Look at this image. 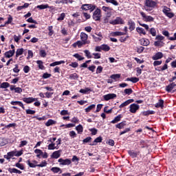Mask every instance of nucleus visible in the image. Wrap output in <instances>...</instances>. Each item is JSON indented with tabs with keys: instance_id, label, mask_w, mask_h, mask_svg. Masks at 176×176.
Instances as JSON below:
<instances>
[{
	"instance_id": "7c9ffc66",
	"label": "nucleus",
	"mask_w": 176,
	"mask_h": 176,
	"mask_svg": "<svg viewBox=\"0 0 176 176\" xmlns=\"http://www.w3.org/2000/svg\"><path fill=\"white\" fill-rule=\"evenodd\" d=\"M124 126H126V122H122L116 125V127L117 129H124Z\"/></svg>"
},
{
	"instance_id": "cd10ccee",
	"label": "nucleus",
	"mask_w": 176,
	"mask_h": 176,
	"mask_svg": "<svg viewBox=\"0 0 176 176\" xmlns=\"http://www.w3.org/2000/svg\"><path fill=\"white\" fill-rule=\"evenodd\" d=\"M112 36H122V35H126V33L122 32H114L111 33Z\"/></svg>"
},
{
	"instance_id": "0e129e2a",
	"label": "nucleus",
	"mask_w": 176,
	"mask_h": 176,
	"mask_svg": "<svg viewBox=\"0 0 176 176\" xmlns=\"http://www.w3.org/2000/svg\"><path fill=\"white\" fill-rule=\"evenodd\" d=\"M26 113L28 115H34V113H35V111L34 110H32V109H27L26 110Z\"/></svg>"
},
{
	"instance_id": "4d7b16f0",
	"label": "nucleus",
	"mask_w": 176,
	"mask_h": 176,
	"mask_svg": "<svg viewBox=\"0 0 176 176\" xmlns=\"http://www.w3.org/2000/svg\"><path fill=\"white\" fill-rule=\"evenodd\" d=\"M51 170H52V171H53V173H58V172L61 171V169L58 167H53V168H52Z\"/></svg>"
},
{
	"instance_id": "58836bf2",
	"label": "nucleus",
	"mask_w": 176,
	"mask_h": 176,
	"mask_svg": "<svg viewBox=\"0 0 176 176\" xmlns=\"http://www.w3.org/2000/svg\"><path fill=\"white\" fill-rule=\"evenodd\" d=\"M154 113H155V111L152 110H148L143 112V115L144 116H148V115H153Z\"/></svg>"
},
{
	"instance_id": "dca6fc26",
	"label": "nucleus",
	"mask_w": 176,
	"mask_h": 176,
	"mask_svg": "<svg viewBox=\"0 0 176 176\" xmlns=\"http://www.w3.org/2000/svg\"><path fill=\"white\" fill-rule=\"evenodd\" d=\"M175 89H176V84L173 82L172 84L166 87V91H171V90H174V89L175 90Z\"/></svg>"
},
{
	"instance_id": "603ef678",
	"label": "nucleus",
	"mask_w": 176,
	"mask_h": 176,
	"mask_svg": "<svg viewBox=\"0 0 176 176\" xmlns=\"http://www.w3.org/2000/svg\"><path fill=\"white\" fill-rule=\"evenodd\" d=\"M46 166H47L46 161H43L40 164H37V167H46Z\"/></svg>"
},
{
	"instance_id": "8fccbe9b",
	"label": "nucleus",
	"mask_w": 176,
	"mask_h": 176,
	"mask_svg": "<svg viewBox=\"0 0 176 176\" xmlns=\"http://www.w3.org/2000/svg\"><path fill=\"white\" fill-rule=\"evenodd\" d=\"M110 78H111V79H114V80H116V79H119L120 78V74H113Z\"/></svg>"
},
{
	"instance_id": "e2e57ef3",
	"label": "nucleus",
	"mask_w": 176,
	"mask_h": 176,
	"mask_svg": "<svg viewBox=\"0 0 176 176\" xmlns=\"http://www.w3.org/2000/svg\"><path fill=\"white\" fill-rule=\"evenodd\" d=\"M104 112H105L106 113H111V112H112V109H108V106H106L104 108Z\"/></svg>"
},
{
	"instance_id": "09e8293b",
	"label": "nucleus",
	"mask_w": 176,
	"mask_h": 176,
	"mask_svg": "<svg viewBox=\"0 0 176 176\" xmlns=\"http://www.w3.org/2000/svg\"><path fill=\"white\" fill-rule=\"evenodd\" d=\"M28 60H30V58H32V57H34V53L31 50H28Z\"/></svg>"
},
{
	"instance_id": "3c124183",
	"label": "nucleus",
	"mask_w": 176,
	"mask_h": 176,
	"mask_svg": "<svg viewBox=\"0 0 176 176\" xmlns=\"http://www.w3.org/2000/svg\"><path fill=\"white\" fill-rule=\"evenodd\" d=\"M92 55L94 56V58L95 59L101 58V54L100 53H93Z\"/></svg>"
},
{
	"instance_id": "6e6552de",
	"label": "nucleus",
	"mask_w": 176,
	"mask_h": 176,
	"mask_svg": "<svg viewBox=\"0 0 176 176\" xmlns=\"http://www.w3.org/2000/svg\"><path fill=\"white\" fill-rule=\"evenodd\" d=\"M130 112L131 113H135V112H137V111H138V109H140V105L135 104V103H133L132 104L130 105Z\"/></svg>"
},
{
	"instance_id": "f257e3e1",
	"label": "nucleus",
	"mask_w": 176,
	"mask_h": 176,
	"mask_svg": "<svg viewBox=\"0 0 176 176\" xmlns=\"http://www.w3.org/2000/svg\"><path fill=\"white\" fill-rule=\"evenodd\" d=\"M157 3L153 0H145L144 1V10L146 12H151L156 8Z\"/></svg>"
},
{
	"instance_id": "2eb2a0df",
	"label": "nucleus",
	"mask_w": 176,
	"mask_h": 176,
	"mask_svg": "<svg viewBox=\"0 0 176 176\" xmlns=\"http://www.w3.org/2000/svg\"><path fill=\"white\" fill-rule=\"evenodd\" d=\"M153 60H160V58H163V53L157 52L153 57Z\"/></svg>"
},
{
	"instance_id": "774afa93",
	"label": "nucleus",
	"mask_w": 176,
	"mask_h": 176,
	"mask_svg": "<svg viewBox=\"0 0 176 176\" xmlns=\"http://www.w3.org/2000/svg\"><path fill=\"white\" fill-rule=\"evenodd\" d=\"M155 39H156L157 41H163V39H164V36H162V35H158V36H157L155 37Z\"/></svg>"
},
{
	"instance_id": "a19ab883",
	"label": "nucleus",
	"mask_w": 176,
	"mask_h": 176,
	"mask_svg": "<svg viewBox=\"0 0 176 176\" xmlns=\"http://www.w3.org/2000/svg\"><path fill=\"white\" fill-rule=\"evenodd\" d=\"M9 86H10L9 82H3V83H1L0 87H1V89H8V87H9Z\"/></svg>"
},
{
	"instance_id": "69168bd1",
	"label": "nucleus",
	"mask_w": 176,
	"mask_h": 176,
	"mask_svg": "<svg viewBox=\"0 0 176 176\" xmlns=\"http://www.w3.org/2000/svg\"><path fill=\"white\" fill-rule=\"evenodd\" d=\"M124 93H125V94H128L129 96V94H131V93H133V89H124Z\"/></svg>"
},
{
	"instance_id": "de8ad7c7",
	"label": "nucleus",
	"mask_w": 176,
	"mask_h": 176,
	"mask_svg": "<svg viewBox=\"0 0 176 176\" xmlns=\"http://www.w3.org/2000/svg\"><path fill=\"white\" fill-rule=\"evenodd\" d=\"M170 8L164 6L162 12L166 15L167 13L170 12Z\"/></svg>"
},
{
	"instance_id": "5fc2aeb1",
	"label": "nucleus",
	"mask_w": 176,
	"mask_h": 176,
	"mask_svg": "<svg viewBox=\"0 0 176 176\" xmlns=\"http://www.w3.org/2000/svg\"><path fill=\"white\" fill-rule=\"evenodd\" d=\"M69 67H72V68H78V66L79 65V64H78V63L76 62H73L71 64L69 65Z\"/></svg>"
},
{
	"instance_id": "5701e85b",
	"label": "nucleus",
	"mask_w": 176,
	"mask_h": 176,
	"mask_svg": "<svg viewBox=\"0 0 176 176\" xmlns=\"http://www.w3.org/2000/svg\"><path fill=\"white\" fill-rule=\"evenodd\" d=\"M76 130L78 132V134H82L83 133V126L82 124H79L76 126Z\"/></svg>"
},
{
	"instance_id": "6ab92c4d",
	"label": "nucleus",
	"mask_w": 176,
	"mask_h": 176,
	"mask_svg": "<svg viewBox=\"0 0 176 176\" xmlns=\"http://www.w3.org/2000/svg\"><path fill=\"white\" fill-rule=\"evenodd\" d=\"M28 164L30 167H32V168H34L35 167H38V162H36V161H32L31 162H30V160H28Z\"/></svg>"
},
{
	"instance_id": "7ed1b4c3",
	"label": "nucleus",
	"mask_w": 176,
	"mask_h": 176,
	"mask_svg": "<svg viewBox=\"0 0 176 176\" xmlns=\"http://www.w3.org/2000/svg\"><path fill=\"white\" fill-rule=\"evenodd\" d=\"M93 19L95 21H100L101 20V10L97 8L93 14Z\"/></svg>"
},
{
	"instance_id": "49530a36",
	"label": "nucleus",
	"mask_w": 176,
	"mask_h": 176,
	"mask_svg": "<svg viewBox=\"0 0 176 176\" xmlns=\"http://www.w3.org/2000/svg\"><path fill=\"white\" fill-rule=\"evenodd\" d=\"M155 46H164V43H163L162 41H155L154 43Z\"/></svg>"
},
{
	"instance_id": "864d4df0",
	"label": "nucleus",
	"mask_w": 176,
	"mask_h": 176,
	"mask_svg": "<svg viewBox=\"0 0 176 176\" xmlns=\"http://www.w3.org/2000/svg\"><path fill=\"white\" fill-rule=\"evenodd\" d=\"M28 144V142L27 140H23L21 142V144H19V148H23V146H25Z\"/></svg>"
},
{
	"instance_id": "c03bdc74",
	"label": "nucleus",
	"mask_w": 176,
	"mask_h": 176,
	"mask_svg": "<svg viewBox=\"0 0 176 176\" xmlns=\"http://www.w3.org/2000/svg\"><path fill=\"white\" fill-rule=\"evenodd\" d=\"M84 53L85 54L86 57H87V58H91L93 56H91V54L90 53V51L85 50L84 51Z\"/></svg>"
},
{
	"instance_id": "f8f14e48",
	"label": "nucleus",
	"mask_w": 176,
	"mask_h": 176,
	"mask_svg": "<svg viewBox=\"0 0 176 176\" xmlns=\"http://www.w3.org/2000/svg\"><path fill=\"white\" fill-rule=\"evenodd\" d=\"M131 102H134L133 99H129L124 102L122 104L120 105V108H124V107H127L129 104H131Z\"/></svg>"
},
{
	"instance_id": "c756f323",
	"label": "nucleus",
	"mask_w": 176,
	"mask_h": 176,
	"mask_svg": "<svg viewBox=\"0 0 176 176\" xmlns=\"http://www.w3.org/2000/svg\"><path fill=\"white\" fill-rule=\"evenodd\" d=\"M120 119H122V116L118 115L111 121V123L113 124L118 123V122H120Z\"/></svg>"
},
{
	"instance_id": "680f3d73",
	"label": "nucleus",
	"mask_w": 176,
	"mask_h": 176,
	"mask_svg": "<svg viewBox=\"0 0 176 176\" xmlns=\"http://www.w3.org/2000/svg\"><path fill=\"white\" fill-rule=\"evenodd\" d=\"M46 55H47L46 51H45L43 50H40V56L41 57H46Z\"/></svg>"
},
{
	"instance_id": "338daca9",
	"label": "nucleus",
	"mask_w": 176,
	"mask_h": 176,
	"mask_svg": "<svg viewBox=\"0 0 176 176\" xmlns=\"http://www.w3.org/2000/svg\"><path fill=\"white\" fill-rule=\"evenodd\" d=\"M69 135L72 137V138H75V137H76V133L74 131H71L69 132Z\"/></svg>"
},
{
	"instance_id": "39448f33",
	"label": "nucleus",
	"mask_w": 176,
	"mask_h": 176,
	"mask_svg": "<svg viewBox=\"0 0 176 176\" xmlns=\"http://www.w3.org/2000/svg\"><path fill=\"white\" fill-rule=\"evenodd\" d=\"M58 163H60V164H61L62 166H69V164H71V163H72V162L71 161V160L69 159H63V158H60L58 160Z\"/></svg>"
},
{
	"instance_id": "c85d7f7f",
	"label": "nucleus",
	"mask_w": 176,
	"mask_h": 176,
	"mask_svg": "<svg viewBox=\"0 0 176 176\" xmlns=\"http://www.w3.org/2000/svg\"><path fill=\"white\" fill-rule=\"evenodd\" d=\"M101 46L102 50H103L104 52H109V50H111V47L107 44H103Z\"/></svg>"
},
{
	"instance_id": "aec40b11",
	"label": "nucleus",
	"mask_w": 176,
	"mask_h": 176,
	"mask_svg": "<svg viewBox=\"0 0 176 176\" xmlns=\"http://www.w3.org/2000/svg\"><path fill=\"white\" fill-rule=\"evenodd\" d=\"M11 105H19V107H21L23 109H25V107H24V104H23V102L20 101H12Z\"/></svg>"
},
{
	"instance_id": "6e6d98bb",
	"label": "nucleus",
	"mask_w": 176,
	"mask_h": 176,
	"mask_svg": "<svg viewBox=\"0 0 176 176\" xmlns=\"http://www.w3.org/2000/svg\"><path fill=\"white\" fill-rule=\"evenodd\" d=\"M150 34H151V35L153 36H156V30L153 28H152L151 30H150Z\"/></svg>"
},
{
	"instance_id": "ddd939ff",
	"label": "nucleus",
	"mask_w": 176,
	"mask_h": 176,
	"mask_svg": "<svg viewBox=\"0 0 176 176\" xmlns=\"http://www.w3.org/2000/svg\"><path fill=\"white\" fill-rule=\"evenodd\" d=\"M14 53H15L14 50H10L8 52H5L4 55H5V57H6L7 58H10V57H13V56H14Z\"/></svg>"
},
{
	"instance_id": "bb28decb",
	"label": "nucleus",
	"mask_w": 176,
	"mask_h": 176,
	"mask_svg": "<svg viewBox=\"0 0 176 176\" xmlns=\"http://www.w3.org/2000/svg\"><path fill=\"white\" fill-rule=\"evenodd\" d=\"M164 104V100H160L159 102L155 104V108H163Z\"/></svg>"
},
{
	"instance_id": "423d86ee",
	"label": "nucleus",
	"mask_w": 176,
	"mask_h": 176,
	"mask_svg": "<svg viewBox=\"0 0 176 176\" xmlns=\"http://www.w3.org/2000/svg\"><path fill=\"white\" fill-rule=\"evenodd\" d=\"M110 24H112V25H116L118 24H123V19L122 18L118 16L116 18V19L110 21Z\"/></svg>"
},
{
	"instance_id": "37998d69",
	"label": "nucleus",
	"mask_w": 176,
	"mask_h": 176,
	"mask_svg": "<svg viewBox=\"0 0 176 176\" xmlns=\"http://www.w3.org/2000/svg\"><path fill=\"white\" fill-rule=\"evenodd\" d=\"M92 38L94 39L95 42H101V41H102L101 37L96 36L94 34H92Z\"/></svg>"
},
{
	"instance_id": "412c9836",
	"label": "nucleus",
	"mask_w": 176,
	"mask_h": 176,
	"mask_svg": "<svg viewBox=\"0 0 176 176\" xmlns=\"http://www.w3.org/2000/svg\"><path fill=\"white\" fill-rule=\"evenodd\" d=\"M54 149H58V146H56V144L53 143V142H52L51 144H50L48 145V150L49 151H54Z\"/></svg>"
},
{
	"instance_id": "0eeeda50",
	"label": "nucleus",
	"mask_w": 176,
	"mask_h": 176,
	"mask_svg": "<svg viewBox=\"0 0 176 176\" xmlns=\"http://www.w3.org/2000/svg\"><path fill=\"white\" fill-rule=\"evenodd\" d=\"M82 9L84 10H91V12H93V10L96 9V6L92 4H84L82 6Z\"/></svg>"
},
{
	"instance_id": "1a4fd4ad",
	"label": "nucleus",
	"mask_w": 176,
	"mask_h": 176,
	"mask_svg": "<svg viewBox=\"0 0 176 176\" xmlns=\"http://www.w3.org/2000/svg\"><path fill=\"white\" fill-rule=\"evenodd\" d=\"M105 101H109V100H112L113 98H116V94H108L107 95H104L103 96Z\"/></svg>"
},
{
	"instance_id": "f3484780",
	"label": "nucleus",
	"mask_w": 176,
	"mask_h": 176,
	"mask_svg": "<svg viewBox=\"0 0 176 176\" xmlns=\"http://www.w3.org/2000/svg\"><path fill=\"white\" fill-rule=\"evenodd\" d=\"M102 142V138L101 136L97 138L96 139L94 140V141L91 143L89 145H91V146H94V145H97V144H98V142Z\"/></svg>"
},
{
	"instance_id": "a211bd4d",
	"label": "nucleus",
	"mask_w": 176,
	"mask_h": 176,
	"mask_svg": "<svg viewBox=\"0 0 176 176\" xmlns=\"http://www.w3.org/2000/svg\"><path fill=\"white\" fill-rule=\"evenodd\" d=\"M136 31H137V33L139 34L140 35H146V32L142 28H140V27L136 28Z\"/></svg>"
},
{
	"instance_id": "ea45409f",
	"label": "nucleus",
	"mask_w": 176,
	"mask_h": 176,
	"mask_svg": "<svg viewBox=\"0 0 176 176\" xmlns=\"http://www.w3.org/2000/svg\"><path fill=\"white\" fill-rule=\"evenodd\" d=\"M79 91H80V93H82V94H86L87 93H88V91H91V89L87 87L85 89H81Z\"/></svg>"
},
{
	"instance_id": "393cba45",
	"label": "nucleus",
	"mask_w": 176,
	"mask_h": 176,
	"mask_svg": "<svg viewBox=\"0 0 176 176\" xmlns=\"http://www.w3.org/2000/svg\"><path fill=\"white\" fill-rule=\"evenodd\" d=\"M37 9H40L41 10H43V9H48L49 8H52V7L49 6V4H42L40 6H36Z\"/></svg>"
},
{
	"instance_id": "a878e982",
	"label": "nucleus",
	"mask_w": 176,
	"mask_h": 176,
	"mask_svg": "<svg viewBox=\"0 0 176 176\" xmlns=\"http://www.w3.org/2000/svg\"><path fill=\"white\" fill-rule=\"evenodd\" d=\"M78 78H79L78 74L74 73L69 75V79H71V80H75L76 79H78Z\"/></svg>"
},
{
	"instance_id": "052dcab7",
	"label": "nucleus",
	"mask_w": 176,
	"mask_h": 176,
	"mask_svg": "<svg viewBox=\"0 0 176 176\" xmlns=\"http://www.w3.org/2000/svg\"><path fill=\"white\" fill-rule=\"evenodd\" d=\"M82 45H87V44L85 43L84 41H77V46H78V47H82Z\"/></svg>"
},
{
	"instance_id": "473e14b6",
	"label": "nucleus",
	"mask_w": 176,
	"mask_h": 176,
	"mask_svg": "<svg viewBox=\"0 0 176 176\" xmlns=\"http://www.w3.org/2000/svg\"><path fill=\"white\" fill-rule=\"evenodd\" d=\"M34 153H36V157H41L42 155H43V151L41 149H36L34 150Z\"/></svg>"
},
{
	"instance_id": "f03ea898",
	"label": "nucleus",
	"mask_w": 176,
	"mask_h": 176,
	"mask_svg": "<svg viewBox=\"0 0 176 176\" xmlns=\"http://www.w3.org/2000/svg\"><path fill=\"white\" fill-rule=\"evenodd\" d=\"M140 14L144 20V21L151 23L152 21H155V18H153L152 16H148L145 12H141Z\"/></svg>"
},
{
	"instance_id": "20e7f679",
	"label": "nucleus",
	"mask_w": 176,
	"mask_h": 176,
	"mask_svg": "<svg viewBox=\"0 0 176 176\" xmlns=\"http://www.w3.org/2000/svg\"><path fill=\"white\" fill-rule=\"evenodd\" d=\"M80 38L81 39V41L84 42V43H86L87 45H89L90 43V41H88L89 36L85 33V32H81L80 34Z\"/></svg>"
},
{
	"instance_id": "13d9d810",
	"label": "nucleus",
	"mask_w": 176,
	"mask_h": 176,
	"mask_svg": "<svg viewBox=\"0 0 176 176\" xmlns=\"http://www.w3.org/2000/svg\"><path fill=\"white\" fill-rule=\"evenodd\" d=\"M89 131L91 132L92 135H96V134H97V131H98V130H97L96 128H93L89 129Z\"/></svg>"
},
{
	"instance_id": "e433bc0d",
	"label": "nucleus",
	"mask_w": 176,
	"mask_h": 176,
	"mask_svg": "<svg viewBox=\"0 0 176 176\" xmlns=\"http://www.w3.org/2000/svg\"><path fill=\"white\" fill-rule=\"evenodd\" d=\"M36 64H38V68L40 69H45V66H43V62L42 60H37Z\"/></svg>"
},
{
	"instance_id": "4c0bfd02",
	"label": "nucleus",
	"mask_w": 176,
	"mask_h": 176,
	"mask_svg": "<svg viewBox=\"0 0 176 176\" xmlns=\"http://www.w3.org/2000/svg\"><path fill=\"white\" fill-rule=\"evenodd\" d=\"M106 2H107V3H112L114 6H118V5H119V3H118L116 0H106Z\"/></svg>"
},
{
	"instance_id": "4468645a",
	"label": "nucleus",
	"mask_w": 176,
	"mask_h": 176,
	"mask_svg": "<svg viewBox=\"0 0 176 176\" xmlns=\"http://www.w3.org/2000/svg\"><path fill=\"white\" fill-rule=\"evenodd\" d=\"M128 25H129V30L130 31H134L135 30V23L134 21L130 20L128 21Z\"/></svg>"
},
{
	"instance_id": "a18cd8bd",
	"label": "nucleus",
	"mask_w": 176,
	"mask_h": 176,
	"mask_svg": "<svg viewBox=\"0 0 176 176\" xmlns=\"http://www.w3.org/2000/svg\"><path fill=\"white\" fill-rule=\"evenodd\" d=\"M96 108V104H91L85 109V112H90L91 109Z\"/></svg>"
},
{
	"instance_id": "bf43d9fd",
	"label": "nucleus",
	"mask_w": 176,
	"mask_h": 176,
	"mask_svg": "<svg viewBox=\"0 0 176 176\" xmlns=\"http://www.w3.org/2000/svg\"><path fill=\"white\" fill-rule=\"evenodd\" d=\"M65 17V13H62L60 16V17H58L57 19L58 21H63V20H64V18Z\"/></svg>"
},
{
	"instance_id": "f704fd0d",
	"label": "nucleus",
	"mask_w": 176,
	"mask_h": 176,
	"mask_svg": "<svg viewBox=\"0 0 176 176\" xmlns=\"http://www.w3.org/2000/svg\"><path fill=\"white\" fill-rule=\"evenodd\" d=\"M23 53H24V49L23 48L18 49L16 52V57H18L19 56H21Z\"/></svg>"
},
{
	"instance_id": "9b49d317",
	"label": "nucleus",
	"mask_w": 176,
	"mask_h": 176,
	"mask_svg": "<svg viewBox=\"0 0 176 176\" xmlns=\"http://www.w3.org/2000/svg\"><path fill=\"white\" fill-rule=\"evenodd\" d=\"M37 98H23V101L24 102H26V104H31V102H34V101H37Z\"/></svg>"
},
{
	"instance_id": "72a5a7b5",
	"label": "nucleus",
	"mask_w": 176,
	"mask_h": 176,
	"mask_svg": "<svg viewBox=\"0 0 176 176\" xmlns=\"http://www.w3.org/2000/svg\"><path fill=\"white\" fill-rule=\"evenodd\" d=\"M53 124H56V121L53 120H49L46 123H45V126H47V127H49L50 126H53Z\"/></svg>"
},
{
	"instance_id": "4be33fe9",
	"label": "nucleus",
	"mask_w": 176,
	"mask_h": 176,
	"mask_svg": "<svg viewBox=\"0 0 176 176\" xmlns=\"http://www.w3.org/2000/svg\"><path fill=\"white\" fill-rule=\"evenodd\" d=\"M126 80L128 82H132V83H137V82L140 80V78L136 77H131V78H126Z\"/></svg>"
},
{
	"instance_id": "2f4dec72",
	"label": "nucleus",
	"mask_w": 176,
	"mask_h": 176,
	"mask_svg": "<svg viewBox=\"0 0 176 176\" xmlns=\"http://www.w3.org/2000/svg\"><path fill=\"white\" fill-rule=\"evenodd\" d=\"M8 144V140L3 138H0V146H4Z\"/></svg>"
},
{
	"instance_id": "9d476101",
	"label": "nucleus",
	"mask_w": 176,
	"mask_h": 176,
	"mask_svg": "<svg viewBox=\"0 0 176 176\" xmlns=\"http://www.w3.org/2000/svg\"><path fill=\"white\" fill-rule=\"evenodd\" d=\"M61 152H63V151H61V150H58V151H54L51 155V157L52 159H58V157H60V156H61Z\"/></svg>"
},
{
	"instance_id": "c9c22d12",
	"label": "nucleus",
	"mask_w": 176,
	"mask_h": 176,
	"mask_svg": "<svg viewBox=\"0 0 176 176\" xmlns=\"http://www.w3.org/2000/svg\"><path fill=\"white\" fill-rule=\"evenodd\" d=\"M10 173H14V174H21V170H19L14 168L9 169Z\"/></svg>"
},
{
	"instance_id": "b1692460",
	"label": "nucleus",
	"mask_w": 176,
	"mask_h": 176,
	"mask_svg": "<svg viewBox=\"0 0 176 176\" xmlns=\"http://www.w3.org/2000/svg\"><path fill=\"white\" fill-rule=\"evenodd\" d=\"M128 153L131 157H137L138 155L140 154V152H135L134 151H128Z\"/></svg>"
},
{
	"instance_id": "79ce46f5",
	"label": "nucleus",
	"mask_w": 176,
	"mask_h": 176,
	"mask_svg": "<svg viewBox=\"0 0 176 176\" xmlns=\"http://www.w3.org/2000/svg\"><path fill=\"white\" fill-rule=\"evenodd\" d=\"M74 57L76 58H78L79 61H82V60H85V57H82V56L79 55V54H75L74 55Z\"/></svg>"
}]
</instances>
